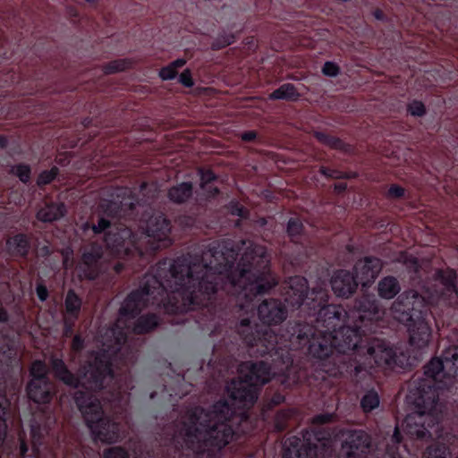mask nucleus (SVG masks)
Here are the masks:
<instances>
[{
	"mask_svg": "<svg viewBox=\"0 0 458 458\" xmlns=\"http://www.w3.org/2000/svg\"><path fill=\"white\" fill-rule=\"evenodd\" d=\"M228 243H211L196 263L179 264L190 273L191 290L186 306L206 301L210 335L221 336L213 345L212 355L233 357L244 352L250 357L239 367L240 380L227 386L230 406L236 413L250 410L260 388L277 377L285 388L300 387L303 394L321 401L336 394V378H357L372 369L398 370L410 365L409 355L393 347L381 335L385 330L384 311L371 296L355 302L353 325L341 305L330 304L327 283L318 276L315 286L309 279L290 276L283 285L284 300L266 299L258 307L262 325L242 314L258 295L269 293L278 284L270 268L264 246L250 242L241 255ZM181 259L178 263L185 262ZM185 307V304H181Z\"/></svg>",
	"mask_w": 458,
	"mask_h": 458,
	"instance_id": "f257e3e1",
	"label": "nucleus"
},
{
	"mask_svg": "<svg viewBox=\"0 0 458 458\" xmlns=\"http://www.w3.org/2000/svg\"><path fill=\"white\" fill-rule=\"evenodd\" d=\"M197 259H200V254H187L176 258L172 263L164 259L152 267L140 279L139 288L132 290L125 297L119 309L116 322L106 332L109 338L106 342L109 343H104V345L113 349L112 352L115 354L121 352L128 340V321L136 318L131 328L134 334L145 335L154 331L160 324L159 316L155 313L139 316L148 306L163 308L168 314L197 311V323L200 327H207L208 330L207 315L203 310L207 303L198 296L199 293H195V295L199 302L189 307L181 305L186 304L184 297L191 290L192 284L190 282V273L184 272L178 261L185 259L187 264L196 263Z\"/></svg>",
	"mask_w": 458,
	"mask_h": 458,
	"instance_id": "f03ea898",
	"label": "nucleus"
},
{
	"mask_svg": "<svg viewBox=\"0 0 458 458\" xmlns=\"http://www.w3.org/2000/svg\"><path fill=\"white\" fill-rule=\"evenodd\" d=\"M103 213L97 225H92L95 234L106 232L104 242L113 255L122 259L114 263V270L119 275L126 267L139 271L150 262V258L159 250L170 247L173 240L170 237L171 221L163 212L152 209L145 210L140 218V227L148 238V246L143 250L138 241L137 234L123 222L112 224L109 219L136 221L139 216L138 198L130 188L117 187L111 190L109 199L99 204Z\"/></svg>",
	"mask_w": 458,
	"mask_h": 458,
	"instance_id": "7ed1b4c3",
	"label": "nucleus"
},
{
	"mask_svg": "<svg viewBox=\"0 0 458 458\" xmlns=\"http://www.w3.org/2000/svg\"><path fill=\"white\" fill-rule=\"evenodd\" d=\"M255 426L245 412L233 411L227 399L216 402L200 421L193 412L189 421L165 429V438L150 445L140 444L134 458H221V451L231 442L253 434Z\"/></svg>",
	"mask_w": 458,
	"mask_h": 458,
	"instance_id": "20e7f679",
	"label": "nucleus"
},
{
	"mask_svg": "<svg viewBox=\"0 0 458 458\" xmlns=\"http://www.w3.org/2000/svg\"><path fill=\"white\" fill-rule=\"evenodd\" d=\"M75 388L74 402L81 412L87 426L97 437L106 443H115L122 438L123 425L115 418L104 413L97 393L110 388L114 399L121 395L120 386L116 384L113 362L106 352L98 353L94 360L82 368L79 376L71 373L62 357H59V382Z\"/></svg>",
	"mask_w": 458,
	"mask_h": 458,
	"instance_id": "39448f33",
	"label": "nucleus"
},
{
	"mask_svg": "<svg viewBox=\"0 0 458 458\" xmlns=\"http://www.w3.org/2000/svg\"><path fill=\"white\" fill-rule=\"evenodd\" d=\"M425 377H413L409 383L408 403L414 406V412L406 416L408 432L419 437L427 432L423 423L428 420L436 426L446 405L442 401L453 394L458 376V346L446 348L440 358H432L424 366Z\"/></svg>",
	"mask_w": 458,
	"mask_h": 458,
	"instance_id": "423d86ee",
	"label": "nucleus"
},
{
	"mask_svg": "<svg viewBox=\"0 0 458 458\" xmlns=\"http://www.w3.org/2000/svg\"><path fill=\"white\" fill-rule=\"evenodd\" d=\"M393 318L407 327L410 344L415 348L426 347L432 336L431 314L425 299L415 291L404 292L391 307Z\"/></svg>",
	"mask_w": 458,
	"mask_h": 458,
	"instance_id": "0eeeda50",
	"label": "nucleus"
},
{
	"mask_svg": "<svg viewBox=\"0 0 458 458\" xmlns=\"http://www.w3.org/2000/svg\"><path fill=\"white\" fill-rule=\"evenodd\" d=\"M304 225L298 217H291L286 225V233L293 243L295 249L293 253L284 254V263L289 265L296 271L304 272L311 280L313 278V270H316V281L318 276L323 271L326 276L322 280L327 282L328 276V269L322 267L318 268V255L313 251V247L304 245L301 241L304 236Z\"/></svg>",
	"mask_w": 458,
	"mask_h": 458,
	"instance_id": "6e6552de",
	"label": "nucleus"
},
{
	"mask_svg": "<svg viewBox=\"0 0 458 458\" xmlns=\"http://www.w3.org/2000/svg\"><path fill=\"white\" fill-rule=\"evenodd\" d=\"M331 453V434L326 430H303L283 444V458H328Z\"/></svg>",
	"mask_w": 458,
	"mask_h": 458,
	"instance_id": "1a4fd4ad",
	"label": "nucleus"
},
{
	"mask_svg": "<svg viewBox=\"0 0 458 458\" xmlns=\"http://www.w3.org/2000/svg\"><path fill=\"white\" fill-rule=\"evenodd\" d=\"M442 403L446 405V410L442 413L443 415L441 416V419L438 420L436 426H430L428 424V420L423 423V428H426L425 431L427 433L421 437H419L415 434L413 435L409 433L406 424V418L403 420V426L404 427L405 435L411 440L424 442L429 439H433L434 437L437 439L427 447L423 453V458H450L452 455L450 446L443 442H440L439 439H446L447 442L453 440L451 445H454V440L457 438V437L452 433H445V437H444V422L449 420L452 412L454 415V422L458 425V404L454 409L453 403L450 401H442Z\"/></svg>",
	"mask_w": 458,
	"mask_h": 458,
	"instance_id": "9d476101",
	"label": "nucleus"
},
{
	"mask_svg": "<svg viewBox=\"0 0 458 458\" xmlns=\"http://www.w3.org/2000/svg\"><path fill=\"white\" fill-rule=\"evenodd\" d=\"M26 391L30 400L38 404L47 405L56 393V386L49 378V369L44 360L31 363Z\"/></svg>",
	"mask_w": 458,
	"mask_h": 458,
	"instance_id": "9b49d317",
	"label": "nucleus"
},
{
	"mask_svg": "<svg viewBox=\"0 0 458 458\" xmlns=\"http://www.w3.org/2000/svg\"><path fill=\"white\" fill-rule=\"evenodd\" d=\"M50 419L49 407L44 406L40 413L32 414L30 420L31 458H42L43 451L47 448V437L50 428L47 420Z\"/></svg>",
	"mask_w": 458,
	"mask_h": 458,
	"instance_id": "f8f14e48",
	"label": "nucleus"
},
{
	"mask_svg": "<svg viewBox=\"0 0 458 458\" xmlns=\"http://www.w3.org/2000/svg\"><path fill=\"white\" fill-rule=\"evenodd\" d=\"M340 450L342 458H365L371 450V437L362 429L348 430L343 434Z\"/></svg>",
	"mask_w": 458,
	"mask_h": 458,
	"instance_id": "ddd939ff",
	"label": "nucleus"
},
{
	"mask_svg": "<svg viewBox=\"0 0 458 458\" xmlns=\"http://www.w3.org/2000/svg\"><path fill=\"white\" fill-rule=\"evenodd\" d=\"M104 254L102 244L93 242L84 248L81 259L75 267L77 276L82 279L94 280L100 272L99 263Z\"/></svg>",
	"mask_w": 458,
	"mask_h": 458,
	"instance_id": "4468645a",
	"label": "nucleus"
},
{
	"mask_svg": "<svg viewBox=\"0 0 458 458\" xmlns=\"http://www.w3.org/2000/svg\"><path fill=\"white\" fill-rule=\"evenodd\" d=\"M435 279L440 284L439 300L450 307L458 304V275L454 268H439L435 273Z\"/></svg>",
	"mask_w": 458,
	"mask_h": 458,
	"instance_id": "2eb2a0df",
	"label": "nucleus"
},
{
	"mask_svg": "<svg viewBox=\"0 0 458 458\" xmlns=\"http://www.w3.org/2000/svg\"><path fill=\"white\" fill-rule=\"evenodd\" d=\"M383 263L377 257H366L358 260L353 267V274L358 282L363 287H369L381 272Z\"/></svg>",
	"mask_w": 458,
	"mask_h": 458,
	"instance_id": "dca6fc26",
	"label": "nucleus"
},
{
	"mask_svg": "<svg viewBox=\"0 0 458 458\" xmlns=\"http://www.w3.org/2000/svg\"><path fill=\"white\" fill-rule=\"evenodd\" d=\"M330 285L336 296L349 298L356 292L358 282L352 272L338 269L331 276Z\"/></svg>",
	"mask_w": 458,
	"mask_h": 458,
	"instance_id": "f3484780",
	"label": "nucleus"
},
{
	"mask_svg": "<svg viewBox=\"0 0 458 458\" xmlns=\"http://www.w3.org/2000/svg\"><path fill=\"white\" fill-rule=\"evenodd\" d=\"M81 305V298L73 290H69L65 297V312L67 317L64 319V330L66 335L72 332L74 324L79 318Z\"/></svg>",
	"mask_w": 458,
	"mask_h": 458,
	"instance_id": "a211bd4d",
	"label": "nucleus"
},
{
	"mask_svg": "<svg viewBox=\"0 0 458 458\" xmlns=\"http://www.w3.org/2000/svg\"><path fill=\"white\" fill-rule=\"evenodd\" d=\"M198 174L200 180V189L205 192L208 199H215L220 194V189L214 185L218 176L211 170L206 168H199Z\"/></svg>",
	"mask_w": 458,
	"mask_h": 458,
	"instance_id": "6ab92c4d",
	"label": "nucleus"
},
{
	"mask_svg": "<svg viewBox=\"0 0 458 458\" xmlns=\"http://www.w3.org/2000/svg\"><path fill=\"white\" fill-rule=\"evenodd\" d=\"M193 196V184L191 182H182L172 186L167 192L168 199L175 204H183Z\"/></svg>",
	"mask_w": 458,
	"mask_h": 458,
	"instance_id": "aec40b11",
	"label": "nucleus"
},
{
	"mask_svg": "<svg viewBox=\"0 0 458 458\" xmlns=\"http://www.w3.org/2000/svg\"><path fill=\"white\" fill-rule=\"evenodd\" d=\"M400 291L399 281L393 276H385L378 282L377 293L383 299H393Z\"/></svg>",
	"mask_w": 458,
	"mask_h": 458,
	"instance_id": "412c9836",
	"label": "nucleus"
},
{
	"mask_svg": "<svg viewBox=\"0 0 458 458\" xmlns=\"http://www.w3.org/2000/svg\"><path fill=\"white\" fill-rule=\"evenodd\" d=\"M6 245L13 254L26 257L30 249V239L25 233H17L7 240Z\"/></svg>",
	"mask_w": 458,
	"mask_h": 458,
	"instance_id": "4be33fe9",
	"label": "nucleus"
},
{
	"mask_svg": "<svg viewBox=\"0 0 458 458\" xmlns=\"http://www.w3.org/2000/svg\"><path fill=\"white\" fill-rule=\"evenodd\" d=\"M301 95L292 83H284L269 94L270 100L296 101Z\"/></svg>",
	"mask_w": 458,
	"mask_h": 458,
	"instance_id": "5701e85b",
	"label": "nucleus"
},
{
	"mask_svg": "<svg viewBox=\"0 0 458 458\" xmlns=\"http://www.w3.org/2000/svg\"><path fill=\"white\" fill-rule=\"evenodd\" d=\"M62 429H63V425L59 421V452L62 449V443H61ZM90 452H92L91 448L87 447V446L81 445V443H77L74 445H72L71 448L65 450V452H64L62 458H89Z\"/></svg>",
	"mask_w": 458,
	"mask_h": 458,
	"instance_id": "b1692460",
	"label": "nucleus"
},
{
	"mask_svg": "<svg viewBox=\"0 0 458 458\" xmlns=\"http://www.w3.org/2000/svg\"><path fill=\"white\" fill-rule=\"evenodd\" d=\"M403 441V437L398 426H395L393 435L391 436V444H388L385 452L376 458H400L398 445L402 444Z\"/></svg>",
	"mask_w": 458,
	"mask_h": 458,
	"instance_id": "393cba45",
	"label": "nucleus"
},
{
	"mask_svg": "<svg viewBox=\"0 0 458 458\" xmlns=\"http://www.w3.org/2000/svg\"><path fill=\"white\" fill-rule=\"evenodd\" d=\"M360 404L364 413H369L378 408L380 397L377 391L374 388L367 390L361 396Z\"/></svg>",
	"mask_w": 458,
	"mask_h": 458,
	"instance_id": "a878e982",
	"label": "nucleus"
},
{
	"mask_svg": "<svg viewBox=\"0 0 458 458\" xmlns=\"http://www.w3.org/2000/svg\"><path fill=\"white\" fill-rule=\"evenodd\" d=\"M186 64L184 58H177L171 62L169 64L162 67L159 70L158 75L162 81H171L177 77L178 69L183 67Z\"/></svg>",
	"mask_w": 458,
	"mask_h": 458,
	"instance_id": "bb28decb",
	"label": "nucleus"
},
{
	"mask_svg": "<svg viewBox=\"0 0 458 458\" xmlns=\"http://www.w3.org/2000/svg\"><path fill=\"white\" fill-rule=\"evenodd\" d=\"M224 209L227 214L238 216L241 219H248L250 217V210L237 199H231L224 206Z\"/></svg>",
	"mask_w": 458,
	"mask_h": 458,
	"instance_id": "cd10ccee",
	"label": "nucleus"
},
{
	"mask_svg": "<svg viewBox=\"0 0 458 458\" xmlns=\"http://www.w3.org/2000/svg\"><path fill=\"white\" fill-rule=\"evenodd\" d=\"M237 35L232 32L221 31L211 43V49L221 50L236 41Z\"/></svg>",
	"mask_w": 458,
	"mask_h": 458,
	"instance_id": "c85d7f7f",
	"label": "nucleus"
},
{
	"mask_svg": "<svg viewBox=\"0 0 458 458\" xmlns=\"http://www.w3.org/2000/svg\"><path fill=\"white\" fill-rule=\"evenodd\" d=\"M285 401V397L283 394L276 392L272 394L270 398L266 400L264 403L261 413L264 420H267L270 417V411L276 407L282 404Z\"/></svg>",
	"mask_w": 458,
	"mask_h": 458,
	"instance_id": "c756f323",
	"label": "nucleus"
},
{
	"mask_svg": "<svg viewBox=\"0 0 458 458\" xmlns=\"http://www.w3.org/2000/svg\"><path fill=\"white\" fill-rule=\"evenodd\" d=\"M315 138L322 144L334 148V149H343L344 148V142L329 133L324 131H317L315 133Z\"/></svg>",
	"mask_w": 458,
	"mask_h": 458,
	"instance_id": "7c9ffc66",
	"label": "nucleus"
},
{
	"mask_svg": "<svg viewBox=\"0 0 458 458\" xmlns=\"http://www.w3.org/2000/svg\"><path fill=\"white\" fill-rule=\"evenodd\" d=\"M9 173L15 175L19 180L27 184L31 179V167L30 165L25 163H19L11 166Z\"/></svg>",
	"mask_w": 458,
	"mask_h": 458,
	"instance_id": "2f4dec72",
	"label": "nucleus"
},
{
	"mask_svg": "<svg viewBox=\"0 0 458 458\" xmlns=\"http://www.w3.org/2000/svg\"><path fill=\"white\" fill-rule=\"evenodd\" d=\"M131 65V63L126 59H116L105 64L103 66V72L105 74H113L123 72L129 69Z\"/></svg>",
	"mask_w": 458,
	"mask_h": 458,
	"instance_id": "473e14b6",
	"label": "nucleus"
},
{
	"mask_svg": "<svg viewBox=\"0 0 458 458\" xmlns=\"http://www.w3.org/2000/svg\"><path fill=\"white\" fill-rule=\"evenodd\" d=\"M291 413L288 410H279L275 415V428L278 432L284 431L288 427Z\"/></svg>",
	"mask_w": 458,
	"mask_h": 458,
	"instance_id": "72a5a7b5",
	"label": "nucleus"
},
{
	"mask_svg": "<svg viewBox=\"0 0 458 458\" xmlns=\"http://www.w3.org/2000/svg\"><path fill=\"white\" fill-rule=\"evenodd\" d=\"M407 112L414 117H422L427 113L424 103L420 100L413 99L407 105Z\"/></svg>",
	"mask_w": 458,
	"mask_h": 458,
	"instance_id": "f704fd0d",
	"label": "nucleus"
},
{
	"mask_svg": "<svg viewBox=\"0 0 458 458\" xmlns=\"http://www.w3.org/2000/svg\"><path fill=\"white\" fill-rule=\"evenodd\" d=\"M103 458H131L128 451L122 446H111L103 452Z\"/></svg>",
	"mask_w": 458,
	"mask_h": 458,
	"instance_id": "c9c22d12",
	"label": "nucleus"
},
{
	"mask_svg": "<svg viewBox=\"0 0 458 458\" xmlns=\"http://www.w3.org/2000/svg\"><path fill=\"white\" fill-rule=\"evenodd\" d=\"M319 173L327 179H345L347 174L340 170L329 168L327 166H320Z\"/></svg>",
	"mask_w": 458,
	"mask_h": 458,
	"instance_id": "e433bc0d",
	"label": "nucleus"
},
{
	"mask_svg": "<svg viewBox=\"0 0 458 458\" xmlns=\"http://www.w3.org/2000/svg\"><path fill=\"white\" fill-rule=\"evenodd\" d=\"M175 223L184 231L191 230L196 223V217L191 215H182L176 217Z\"/></svg>",
	"mask_w": 458,
	"mask_h": 458,
	"instance_id": "4c0bfd02",
	"label": "nucleus"
},
{
	"mask_svg": "<svg viewBox=\"0 0 458 458\" xmlns=\"http://www.w3.org/2000/svg\"><path fill=\"white\" fill-rule=\"evenodd\" d=\"M37 217L43 222H54L57 220V208H52L49 210L40 209L37 214Z\"/></svg>",
	"mask_w": 458,
	"mask_h": 458,
	"instance_id": "58836bf2",
	"label": "nucleus"
},
{
	"mask_svg": "<svg viewBox=\"0 0 458 458\" xmlns=\"http://www.w3.org/2000/svg\"><path fill=\"white\" fill-rule=\"evenodd\" d=\"M341 72L340 66L332 61L325 62L322 66V73L328 77H336Z\"/></svg>",
	"mask_w": 458,
	"mask_h": 458,
	"instance_id": "ea45409f",
	"label": "nucleus"
},
{
	"mask_svg": "<svg viewBox=\"0 0 458 458\" xmlns=\"http://www.w3.org/2000/svg\"><path fill=\"white\" fill-rule=\"evenodd\" d=\"M405 195V189L398 184H391L386 194L387 199H399Z\"/></svg>",
	"mask_w": 458,
	"mask_h": 458,
	"instance_id": "a19ab883",
	"label": "nucleus"
},
{
	"mask_svg": "<svg viewBox=\"0 0 458 458\" xmlns=\"http://www.w3.org/2000/svg\"><path fill=\"white\" fill-rule=\"evenodd\" d=\"M57 176V166L54 165L49 172H43L38 179V184H47L54 181Z\"/></svg>",
	"mask_w": 458,
	"mask_h": 458,
	"instance_id": "79ce46f5",
	"label": "nucleus"
},
{
	"mask_svg": "<svg viewBox=\"0 0 458 458\" xmlns=\"http://www.w3.org/2000/svg\"><path fill=\"white\" fill-rule=\"evenodd\" d=\"M178 81L186 88H191L194 85V80L190 69H185L180 75Z\"/></svg>",
	"mask_w": 458,
	"mask_h": 458,
	"instance_id": "37998d69",
	"label": "nucleus"
},
{
	"mask_svg": "<svg viewBox=\"0 0 458 458\" xmlns=\"http://www.w3.org/2000/svg\"><path fill=\"white\" fill-rule=\"evenodd\" d=\"M334 418V414L333 413H321V414H318L314 417L313 419V421L314 423L316 424H318V425H325V424H327L328 422L332 421Z\"/></svg>",
	"mask_w": 458,
	"mask_h": 458,
	"instance_id": "c03bdc74",
	"label": "nucleus"
},
{
	"mask_svg": "<svg viewBox=\"0 0 458 458\" xmlns=\"http://www.w3.org/2000/svg\"><path fill=\"white\" fill-rule=\"evenodd\" d=\"M84 348V339L80 335H76L72 341V349L75 352H80Z\"/></svg>",
	"mask_w": 458,
	"mask_h": 458,
	"instance_id": "a18cd8bd",
	"label": "nucleus"
},
{
	"mask_svg": "<svg viewBox=\"0 0 458 458\" xmlns=\"http://www.w3.org/2000/svg\"><path fill=\"white\" fill-rule=\"evenodd\" d=\"M38 298L41 301H45L48 297V290L46 285L38 284L36 288Z\"/></svg>",
	"mask_w": 458,
	"mask_h": 458,
	"instance_id": "49530a36",
	"label": "nucleus"
},
{
	"mask_svg": "<svg viewBox=\"0 0 458 458\" xmlns=\"http://www.w3.org/2000/svg\"><path fill=\"white\" fill-rule=\"evenodd\" d=\"M258 138V133L255 131H246L241 134V139L244 142L255 141Z\"/></svg>",
	"mask_w": 458,
	"mask_h": 458,
	"instance_id": "de8ad7c7",
	"label": "nucleus"
},
{
	"mask_svg": "<svg viewBox=\"0 0 458 458\" xmlns=\"http://www.w3.org/2000/svg\"><path fill=\"white\" fill-rule=\"evenodd\" d=\"M372 15L374 16V18L377 20V21H383V22H387L388 21V17L385 14V13L379 9V8H376L373 12H372Z\"/></svg>",
	"mask_w": 458,
	"mask_h": 458,
	"instance_id": "09e8293b",
	"label": "nucleus"
},
{
	"mask_svg": "<svg viewBox=\"0 0 458 458\" xmlns=\"http://www.w3.org/2000/svg\"><path fill=\"white\" fill-rule=\"evenodd\" d=\"M8 320L9 314L7 310L3 306H0V323H6Z\"/></svg>",
	"mask_w": 458,
	"mask_h": 458,
	"instance_id": "8fccbe9b",
	"label": "nucleus"
},
{
	"mask_svg": "<svg viewBox=\"0 0 458 458\" xmlns=\"http://www.w3.org/2000/svg\"><path fill=\"white\" fill-rule=\"evenodd\" d=\"M335 191L337 193H343L347 189V184L345 182H337L334 185Z\"/></svg>",
	"mask_w": 458,
	"mask_h": 458,
	"instance_id": "3c124183",
	"label": "nucleus"
},
{
	"mask_svg": "<svg viewBox=\"0 0 458 458\" xmlns=\"http://www.w3.org/2000/svg\"><path fill=\"white\" fill-rule=\"evenodd\" d=\"M52 370L55 377H57V358L53 356L51 360Z\"/></svg>",
	"mask_w": 458,
	"mask_h": 458,
	"instance_id": "603ef678",
	"label": "nucleus"
},
{
	"mask_svg": "<svg viewBox=\"0 0 458 458\" xmlns=\"http://www.w3.org/2000/svg\"><path fill=\"white\" fill-rule=\"evenodd\" d=\"M58 211H59V219H60L61 217H63L65 215V212H66L65 205L61 201H59Z\"/></svg>",
	"mask_w": 458,
	"mask_h": 458,
	"instance_id": "864d4df0",
	"label": "nucleus"
},
{
	"mask_svg": "<svg viewBox=\"0 0 458 458\" xmlns=\"http://www.w3.org/2000/svg\"><path fill=\"white\" fill-rule=\"evenodd\" d=\"M18 442L19 443H28L26 440V434L23 430L19 433Z\"/></svg>",
	"mask_w": 458,
	"mask_h": 458,
	"instance_id": "5fc2aeb1",
	"label": "nucleus"
},
{
	"mask_svg": "<svg viewBox=\"0 0 458 458\" xmlns=\"http://www.w3.org/2000/svg\"><path fill=\"white\" fill-rule=\"evenodd\" d=\"M7 144V139L4 135H0V147L4 148Z\"/></svg>",
	"mask_w": 458,
	"mask_h": 458,
	"instance_id": "6e6d98bb",
	"label": "nucleus"
},
{
	"mask_svg": "<svg viewBox=\"0 0 458 458\" xmlns=\"http://www.w3.org/2000/svg\"><path fill=\"white\" fill-rule=\"evenodd\" d=\"M61 156H62V154L59 152V161H58L59 166L64 165V160L61 157Z\"/></svg>",
	"mask_w": 458,
	"mask_h": 458,
	"instance_id": "4d7b16f0",
	"label": "nucleus"
},
{
	"mask_svg": "<svg viewBox=\"0 0 458 458\" xmlns=\"http://www.w3.org/2000/svg\"><path fill=\"white\" fill-rule=\"evenodd\" d=\"M157 392H152L149 395L150 399L151 400H155L156 396H157Z\"/></svg>",
	"mask_w": 458,
	"mask_h": 458,
	"instance_id": "13d9d810",
	"label": "nucleus"
},
{
	"mask_svg": "<svg viewBox=\"0 0 458 458\" xmlns=\"http://www.w3.org/2000/svg\"><path fill=\"white\" fill-rule=\"evenodd\" d=\"M85 2L89 3V4H97L98 2V0H84Z\"/></svg>",
	"mask_w": 458,
	"mask_h": 458,
	"instance_id": "bf43d9fd",
	"label": "nucleus"
},
{
	"mask_svg": "<svg viewBox=\"0 0 458 458\" xmlns=\"http://www.w3.org/2000/svg\"><path fill=\"white\" fill-rule=\"evenodd\" d=\"M58 402H59V408H60V407H61V405H62V400H61V397H60V396H59Z\"/></svg>",
	"mask_w": 458,
	"mask_h": 458,
	"instance_id": "052dcab7",
	"label": "nucleus"
},
{
	"mask_svg": "<svg viewBox=\"0 0 458 458\" xmlns=\"http://www.w3.org/2000/svg\"><path fill=\"white\" fill-rule=\"evenodd\" d=\"M58 307H59V313L61 312V304L59 303L58 304Z\"/></svg>",
	"mask_w": 458,
	"mask_h": 458,
	"instance_id": "680f3d73",
	"label": "nucleus"
},
{
	"mask_svg": "<svg viewBox=\"0 0 458 458\" xmlns=\"http://www.w3.org/2000/svg\"><path fill=\"white\" fill-rule=\"evenodd\" d=\"M212 361H213V359H210L209 362H208V365H210Z\"/></svg>",
	"mask_w": 458,
	"mask_h": 458,
	"instance_id": "e2e57ef3",
	"label": "nucleus"
},
{
	"mask_svg": "<svg viewBox=\"0 0 458 458\" xmlns=\"http://www.w3.org/2000/svg\"><path fill=\"white\" fill-rule=\"evenodd\" d=\"M56 160H57V157H54V162H56Z\"/></svg>",
	"mask_w": 458,
	"mask_h": 458,
	"instance_id": "0e129e2a",
	"label": "nucleus"
},
{
	"mask_svg": "<svg viewBox=\"0 0 458 458\" xmlns=\"http://www.w3.org/2000/svg\"><path fill=\"white\" fill-rule=\"evenodd\" d=\"M456 458H458V457H456Z\"/></svg>",
	"mask_w": 458,
	"mask_h": 458,
	"instance_id": "69168bd1",
	"label": "nucleus"
}]
</instances>
